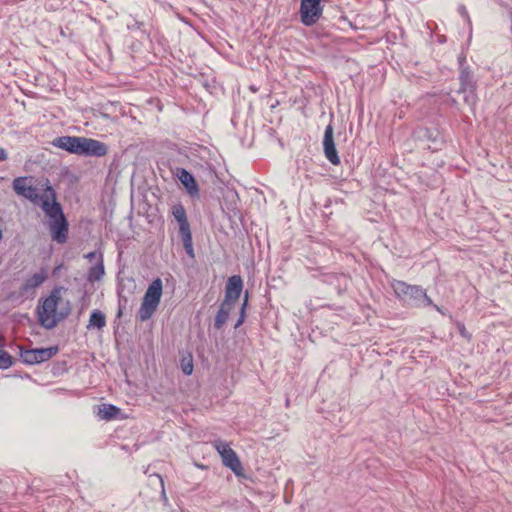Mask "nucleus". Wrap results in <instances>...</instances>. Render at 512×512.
<instances>
[{"instance_id": "nucleus-23", "label": "nucleus", "mask_w": 512, "mask_h": 512, "mask_svg": "<svg viewBox=\"0 0 512 512\" xmlns=\"http://www.w3.org/2000/svg\"><path fill=\"white\" fill-rule=\"evenodd\" d=\"M181 367H182V371L185 375H191L193 372L192 359L190 358L187 360L186 358H183Z\"/></svg>"}, {"instance_id": "nucleus-34", "label": "nucleus", "mask_w": 512, "mask_h": 512, "mask_svg": "<svg viewBox=\"0 0 512 512\" xmlns=\"http://www.w3.org/2000/svg\"><path fill=\"white\" fill-rule=\"evenodd\" d=\"M2 239V231L0 230V240Z\"/></svg>"}, {"instance_id": "nucleus-21", "label": "nucleus", "mask_w": 512, "mask_h": 512, "mask_svg": "<svg viewBox=\"0 0 512 512\" xmlns=\"http://www.w3.org/2000/svg\"><path fill=\"white\" fill-rule=\"evenodd\" d=\"M13 365V358L0 346V369H8Z\"/></svg>"}, {"instance_id": "nucleus-30", "label": "nucleus", "mask_w": 512, "mask_h": 512, "mask_svg": "<svg viewBox=\"0 0 512 512\" xmlns=\"http://www.w3.org/2000/svg\"><path fill=\"white\" fill-rule=\"evenodd\" d=\"M431 306H433V307H434L438 312H440V313H442V314H443V312H442L441 308H440L439 306H437L436 304H434L433 302H432V305H431Z\"/></svg>"}, {"instance_id": "nucleus-28", "label": "nucleus", "mask_w": 512, "mask_h": 512, "mask_svg": "<svg viewBox=\"0 0 512 512\" xmlns=\"http://www.w3.org/2000/svg\"><path fill=\"white\" fill-rule=\"evenodd\" d=\"M459 12L462 16H464L469 22H470V19H469V16H468V12L466 10V8L464 6H460L459 7Z\"/></svg>"}, {"instance_id": "nucleus-4", "label": "nucleus", "mask_w": 512, "mask_h": 512, "mask_svg": "<svg viewBox=\"0 0 512 512\" xmlns=\"http://www.w3.org/2000/svg\"><path fill=\"white\" fill-rule=\"evenodd\" d=\"M162 289L163 284L160 278L154 279L148 286L138 311L140 321L143 322L152 317L160 303Z\"/></svg>"}, {"instance_id": "nucleus-9", "label": "nucleus", "mask_w": 512, "mask_h": 512, "mask_svg": "<svg viewBox=\"0 0 512 512\" xmlns=\"http://www.w3.org/2000/svg\"><path fill=\"white\" fill-rule=\"evenodd\" d=\"M215 447L222 457L225 466L229 467L235 474H239L242 470L241 462L236 452L226 442L219 441Z\"/></svg>"}, {"instance_id": "nucleus-24", "label": "nucleus", "mask_w": 512, "mask_h": 512, "mask_svg": "<svg viewBox=\"0 0 512 512\" xmlns=\"http://www.w3.org/2000/svg\"><path fill=\"white\" fill-rule=\"evenodd\" d=\"M143 27H144V23L137 21L136 19H133V21L131 23L130 22L127 23V28L130 31L140 30L141 32L146 33V31L143 29Z\"/></svg>"}, {"instance_id": "nucleus-1", "label": "nucleus", "mask_w": 512, "mask_h": 512, "mask_svg": "<svg viewBox=\"0 0 512 512\" xmlns=\"http://www.w3.org/2000/svg\"><path fill=\"white\" fill-rule=\"evenodd\" d=\"M32 177H17L12 182L14 192L34 205H39L45 215L49 218V231L53 241L64 244L68 240V221L63 213L62 206L57 202L56 192L46 181L43 194L32 184Z\"/></svg>"}, {"instance_id": "nucleus-17", "label": "nucleus", "mask_w": 512, "mask_h": 512, "mask_svg": "<svg viewBox=\"0 0 512 512\" xmlns=\"http://www.w3.org/2000/svg\"><path fill=\"white\" fill-rule=\"evenodd\" d=\"M120 412L121 410L117 406L104 403L98 406L97 415L102 420H112L117 418Z\"/></svg>"}, {"instance_id": "nucleus-12", "label": "nucleus", "mask_w": 512, "mask_h": 512, "mask_svg": "<svg viewBox=\"0 0 512 512\" xmlns=\"http://www.w3.org/2000/svg\"><path fill=\"white\" fill-rule=\"evenodd\" d=\"M323 148L326 158L333 165L340 164V157L338 156L334 138H333V126L331 124L327 125L324 131L323 138Z\"/></svg>"}, {"instance_id": "nucleus-22", "label": "nucleus", "mask_w": 512, "mask_h": 512, "mask_svg": "<svg viewBox=\"0 0 512 512\" xmlns=\"http://www.w3.org/2000/svg\"><path fill=\"white\" fill-rule=\"evenodd\" d=\"M247 304H248V292L245 293V297H244V300H243V303H242V306H241V309H240L239 318H238V320H237V322L235 324V328H238L244 322V320H245V310H246Z\"/></svg>"}, {"instance_id": "nucleus-15", "label": "nucleus", "mask_w": 512, "mask_h": 512, "mask_svg": "<svg viewBox=\"0 0 512 512\" xmlns=\"http://www.w3.org/2000/svg\"><path fill=\"white\" fill-rule=\"evenodd\" d=\"M177 176L191 196L198 194L199 188L197 182L189 171L184 168H180L178 170Z\"/></svg>"}, {"instance_id": "nucleus-27", "label": "nucleus", "mask_w": 512, "mask_h": 512, "mask_svg": "<svg viewBox=\"0 0 512 512\" xmlns=\"http://www.w3.org/2000/svg\"><path fill=\"white\" fill-rule=\"evenodd\" d=\"M8 158L6 150L0 147V162L5 161Z\"/></svg>"}, {"instance_id": "nucleus-3", "label": "nucleus", "mask_w": 512, "mask_h": 512, "mask_svg": "<svg viewBox=\"0 0 512 512\" xmlns=\"http://www.w3.org/2000/svg\"><path fill=\"white\" fill-rule=\"evenodd\" d=\"M60 296L57 291L44 299L41 305L37 307L38 320L41 326L46 329H52L64 319L65 315L57 312Z\"/></svg>"}, {"instance_id": "nucleus-19", "label": "nucleus", "mask_w": 512, "mask_h": 512, "mask_svg": "<svg viewBox=\"0 0 512 512\" xmlns=\"http://www.w3.org/2000/svg\"><path fill=\"white\" fill-rule=\"evenodd\" d=\"M103 275H104V264H103L102 255H100L98 262L95 265H93L92 267H90V269L88 271L87 278L90 282H95V281L101 280Z\"/></svg>"}, {"instance_id": "nucleus-32", "label": "nucleus", "mask_w": 512, "mask_h": 512, "mask_svg": "<svg viewBox=\"0 0 512 512\" xmlns=\"http://www.w3.org/2000/svg\"><path fill=\"white\" fill-rule=\"evenodd\" d=\"M461 334L464 335L465 334V331H464V328L461 329Z\"/></svg>"}, {"instance_id": "nucleus-10", "label": "nucleus", "mask_w": 512, "mask_h": 512, "mask_svg": "<svg viewBox=\"0 0 512 512\" xmlns=\"http://www.w3.org/2000/svg\"><path fill=\"white\" fill-rule=\"evenodd\" d=\"M107 152L108 147L105 143L92 138L81 137L79 155L103 157Z\"/></svg>"}, {"instance_id": "nucleus-29", "label": "nucleus", "mask_w": 512, "mask_h": 512, "mask_svg": "<svg viewBox=\"0 0 512 512\" xmlns=\"http://www.w3.org/2000/svg\"><path fill=\"white\" fill-rule=\"evenodd\" d=\"M96 256H97L96 252H90L86 255V258H88L89 260H92V259L96 258Z\"/></svg>"}, {"instance_id": "nucleus-25", "label": "nucleus", "mask_w": 512, "mask_h": 512, "mask_svg": "<svg viewBox=\"0 0 512 512\" xmlns=\"http://www.w3.org/2000/svg\"><path fill=\"white\" fill-rule=\"evenodd\" d=\"M126 304H127V299L124 297H120L118 311H117V317H121V315L123 313V309L125 308Z\"/></svg>"}, {"instance_id": "nucleus-18", "label": "nucleus", "mask_w": 512, "mask_h": 512, "mask_svg": "<svg viewBox=\"0 0 512 512\" xmlns=\"http://www.w3.org/2000/svg\"><path fill=\"white\" fill-rule=\"evenodd\" d=\"M46 278L47 274L44 270L38 273H34L25 280L23 289L25 291L35 289L39 287L46 280Z\"/></svg>"}, {"instance_id": "nucleus-7", "label": "nucleus", "mask_w": 512, "mask_h": 512, "mask_svg": "<svg viewBox=\"0 0 512 512\" xmlns=\"http://www.w3.org/2000/svg\"><path fill=\"white\" fill-rule=\"evenodd\" d=\"M321 0H301L300 18L305 26L314 25L322 16Z\"/></svg>"}, {"instance_id": "nucleus-26", "label": "nucleus", "mask_w": 512, "mask_h": 512, "mask_svg": "<svg viewBox=\"0 0 512 512\" xmlns=\"http://www.w3.org/2000/svg\"><path fill=\"white\" fill-rule=\"evenodd\" d=\"M156 477L159 480L161 488H162V497L164 499H166V493H165V489H164V481H163V479H162V477L160 475L157 474Z\"/></svg>"}, {"instance_id": "nucleus-11", "label": "nucleus", "mask_w": 512, "mask_h": 512, "mask_svg": "<svg viewBox=\"0 0 512 512\" xmlns=\"http://www.w3.org/2000/svg\"><path fill=\"white\" fill-rule=\"evenodd\" d=\"M243 289V280L239 275H233L228 278L223 302L235 306Z\"/></svg>"}, {"instance_id": "nucleus-13", "label": "nucleus", "mask_w": 512, "mask_h": 512, "mask_svg": "<svg viewBox=\"0 0 512 512\" xmlns=\"http://www.w3.org/2000/svg\"><path fill=\"white\" fill-rule=\"evenodd\" d=\"M80 136H60L52 141V145L69 153L79 155Z\"/></svg>"}, {"instance_id": "nucleus-31", "label": "nucleus", "mask_w": 512, "mask_h": 512, "mask_svg": "<svg viewBox=\"0 0 512 512\" xmlns=\"http://www.w3.org/2000/svg\"><path fill=\"white\" fill-rule=\"evenodd\" d=\"M250 89H251L252 91H254V92L256 91V88H255V87H253V86H251V87H250Z\"/></svg>"}, {"instance_id": "nucleus-16", "label": "nucleus", "mask_w": 512, "mask_h": 512, "mask_svg": "<svg viewBox=\"0 0 512 512\" xmlns=\"http://www.w3.org/2000/svg\"><path fill=\"white\" fill-rule=\"evenodd\" d=\"M234 308L233 305L225 303L222 301V303L219 306V310L215 316L214 320V328L216 330L222 329V327L226 324L231 310Z\"/></svg>"}, {"instance_id": "nucleus-2", "label": "nucleus", "mask_w": 512, "mask_h": 512, "mask_svg": "<svg viewBox=\"0 0 512 512\" xmlns=\"http://www.w3.org/2000/svg\"><path fill=\"white\" fill-rule=\"evenodd\" d=\"M391 286L397 298L407 302L413 307L420 308L432 305V300L427 295L426 290L420 286L409 285L400 280H394Z\"/></svg>"}, {"instance_id": "nucleus-14", "label": "nucleus", "mask_w": 512, "mask_h": 512, "mask_svg": "<svg viewBox=\"0 0 512 512\" xmlns=\"http://www.w3.org/2000/svg\"><path fill=\"white\" fill-rule=\"evenodd\" d=\"M322 281L329 285H335L338 293H341L347 289L350 279L345 274L329 273L322 276Z\"/></svg>"}, {"instance_id": "nucleus-6", "label": "nucleus", "mask_w": 512, "mask_h": 512, "mask_svg": "<svg viewBox=\"0 0 512 512\" xmlns=\"http://www.w3.org/2000/svg\"><path fill=\"white\" fill-rule=\"evenodd\" d=\"M57 346L36 349H23L20 348V358L23 363L29 365L40 364L50 360L58 353Z\"/></svg>"}, {"instance_id": "nucleus-33", "label": "nucleus", "mask_w": 512, "mask_h": 512, "mask_svg": "<svg viewBox=\"0 0 512 512\" xmlns=\"http://www.w3.org/2000/svg\"><path fill=\"white\" fill-rule=\"evenodd\" d=\"M460 61H465V58H460ZM460 64L462 65V62Z\"/></svg>"}, {"instance_id": "nucleus-20", "label": "nucleus", "mask_w": 512, "mask_h": 512, "mask_svg": "<svg viewBox=\"0 0 512 512\" xmlns=\"http://www.w3.org/2000/svg\"><path fill=\"white\" fill-rule=\"evenodd\" d=\"M106 325V317L104 313H102L100 310H93L90 314L89 318V324L87 326L88 329L90 328H97L102 329Z\"/></svg>"}, {"instance_id": "nucleus-8", "label": "nucleus", "mask_w": 512, "mask_h": 512, "mask_svg": "<svg viewBox=\"0 0 512 512\" xmlns=\"http://www.w3.org/2000/svg\"><path fill=\"white\" fill-rule=\"evenodd\" d=\"M459 81H460V88L458 90L459 93L464 94V101L470 105L473 106L477 102V95H476V82L473 79V75L471 71L466 68L462 67L459 75Z\"/></svg>"}, {"instance_id": "nucleus-5", "label": "nucleus", "mask_w": 512, "mask_h": 512, "mask_svg": "<svg viewBox=\"0 0 512 512\" xmlns=\"http://www.w3.org/2000/svg\"><path fill=\"white\" fill-rule=\"evenodd\" d=\"M171 213L179 224V234L186 254L194 258L192 234L184 206L181 203L175 204L171 209Z\"/></svg>"}]
</instances>
